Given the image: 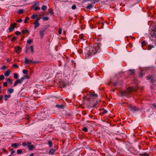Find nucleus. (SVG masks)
Returning <instances> with one entry per match:
<instances>
[{
  "instance_id": "1",
  "label": "nucleus",
  "mask_w": 156,
  "mask_h": 156,
  "mask_svg": "<svg viewBox=\"0 0 156 156\" xmlns=\"http://www.w3.org/2000/svg\"><path fill=\"white\" fill-rule=\"evenodd\" d=\"M101 44H96L93 47L91 46L87 47L84 50V55L86 58H88L91 55L101 51Z\"/></svg>"
},
{
  "instance_id": "2",
  "label": "nucleus",
  "mask_w": 156,
  "mask_h": 156,
  "mask_svg": "<svg viewBox=\"0 0 156 156\" xmlns=\"http://www.w3.org/2000/svg\"><path fill=\"white\" fill-rule=\"evenodd\" d=\"M87 96H89V98H87V100L89 101L91 99H96L98 97V95L96 94H93L92 93H89L87 94Z\"/></svg>"
},
{
  "instance_id": "3",
  "label": "nucleus",
  "mask_w": 156,
  "mask_h": 156,
  "mask_svg": "<svg viewBox=\"0 0 156 156\" xmlns=\"http://www.w3.org/2000/svg\"><path fill=\"white\" fill-rule=\"evenodd\" d=\"M27 76H24L21 77L20 79L16 80L13 85L14 87L16 86L18 83H21L25 78H27Z\"/></svg>"
},
{
  "instance_id": "4",
  "label": "nucleus",
  "mask_w": 156,
  "mask_h": 156,
  "mask_svg": "<svg viewBox=\"0 0 156 156\" xmlns=\"http://www.w3.org/2000/svg\"><path fill=\"white\" fill-rule=\"evenodd\" d=\"M17 24L16 23H14L11 24L10 27L9 28V32H10L13 31L15 28L16 27Z\"/></svg>"
},
{
  "instance_id": "5",
  "label": "nucleus",
  "mask_w": 156,
  "mask_h": 156,
  "mask_svg": "<svg viewBox=\"0 0 156 156\" xmlns=\"http://www.w3.org/2000/svg\"><path fill=\"white\" fill-rule=\"evenodd\" d=\"M40 19V18H38L35 20V21L34 24V28L35 29L37 28L40 26V23L38 22V21Z\"/></svg>"
},
{
  "instance_id": "6",
  "label": "nucleus",
  "mask_w": 156,
  "mask_h": 156,
  "mask_svg": "<svg viewBox=\"0 0 156 156\" xmlns=\"http://www.w3.org/2000/svg\"><path fill=\"white\" fill-rule=\"evenodd\" d=\"M27 147L29 148V150L32 151L34 149V146L31 145V143L30 142H28L27 143Z\"/></svg>"
},
{
  "instance_id": "7",
  "label": "nucleus",
  "mask_w": 156,
  "mask_h": 156,
  "mask_svg": "<svg viewBox=\"0 0 156 156\" xmlns=\"http://www.w3.org/2000/svg\"><path fill=\"white\" fill-rule=\"evenodd\" d=\"M45 31V29H42L39 31L40 36L41 38L43 37Z\"/></svg>"
},
{
  "instance_id": "8",
  "label": "nucleus",
  "mask_w": 156,
  "mask_h": 156,
  "mask_svg": "<svg viewBox=\"0 0 156 156\" xmlns=\"http://www.w3.org/2000/svg\"><path fill=\"white\" fill-rule=\"evenodd\" d=\"M129 109L133 111H136L138 110V108L135 106H129Z\"/></svg>"
},
{
  "instance_id": "9",
  "label": "nucleus",
  "mask_w": 156,
  "mask_h": 156,
  "mask_svg": "<svg viewBox=\"0 0 156 156\" xmlns=\"http://www.w3.org/2000/svg\"><path fill=\"white\" fill-rule=\"evenodd\" d=\"M25 63L26 64H30V63H35V62H32L31 60H29L26 58H25Z\"/></svg>"
},
{
  "instance_id": "10",
  "label": "nucleus",
  "mask_w": 156,
  "mask_h": 156,
  "mask_svg": "<svg viewBox=\"0 0 156 156\" xmlns=\"http://www.w3.org/2000/svg\"><path fill=\"white\" fill-rule=\"evenodd\" d=\"M147 80H150L151 82V83H153V77L149 75L147 77Z\"/></svg>"
},
{
  "instance_id": "11",
  "label": "nucleus",
  "mask_w": 156,
  "mask_h": 156,
  "mask_svg": "<svg viewBox=\"0 0 156 156\" xmlns=\"http://www.w3.org/2000/svg\"><path fill=\"white\" fill-rule=\"evenodd\" d=\"M11 73V71L9 70H7L5 73H4V75L5 77L8 76Z\"/></svg>"
},
{
  "instance_id": "12",
  "label": "nucleus",
  "mask_w": 156,
  "mask_h": 156,
  "mask_svg": "<svg viewBox=\"0 0 156 156\" xmlns=\"http://www.w3.org/2000/svg\"><path fill=\"white\" fill-rule=\"evenodd\" d=\"M14 89L12 88H8L7 90V93L8 94H10L13 93L14 92Z\"/></svg>"
},
{
  "instance_id": "13",
  "label": "nucleus",
  "mask_w": 156,
  "mask_h": 156,
  "mask_svg": "<svg viewBox=\"0 0 156 156\" xmlns=\"http://www.w3.org/2000/svg\"><path fill=\"white\" fill-rule=\"evenodd\" d=\"M21 48L20 46H17L15 49V51L16 53H19L20 51L21 50Z\"/></svg>"
},
{
  "instance_id": "14",
  "label": "nucleus",
  "mask_w": 156,
  "mask_h": 156,
  "mask_svg": "<svg viewBox=\"0 0 156 156\" xmlns=\"http://www.w3.org/2000/svg\"><path fill=\"white\" fill-rule=\"evenodd\" d=\"M94 5L91 4H88L87 6L86 7V9H91L93 8Z\"/></svg>"
},
{
  "instance_id": "15",
  "label": "nucleus",
  "mask_w": 156,
  "mask_h": 156,
  "mask_svg": "<svg viewBox=\"0 0 156 156\" xmlns=\"http://www.w3.org/2000/svg\"><path fill=\"white\" fill-rule=\"evenodd\" d=\"M55 151V149H51L49 151V153L50 154L53 155V154H54Z\"/></svg>"
},
{
  "instance_id": "16",
  "label": "nucleus",
  "mask_w": 156,
  "mask_h": 156,
  "mask_svg": "<svg viewBox=\"0 0 156 156\" xmlns=\"http://www.w3.org/2000/svg\"><path fill=\"white\" fill-rule=\"evenodd\" d=\"M11 97V95L10 94L5 95L4 96L5 98L4 100L5 101H7L8 98H10Z\"/></svg>"
},
{
  "instance_id": "17",
  "label": "nucleus",
  "mask_w": 156,
  "mask_h": 156,
  "mask_svg": "<svg viewBox=\"0 0 156 156\" xmlns=\"http://www.w3.org/2000/svg\"><path fill=\"white\" fill-rule=\"evenodd\" d=\"M18 145L19 144H17L16 143H14L11 146L13 148H16L17 147Z\"/></svg>"
},
{
  "instance_id": "18",
  "label": "nucleus",
  "mask_w": 156,
  "mask_h": 156,
  "mask_svg": "<svg viewBox=\"0 0 156 156\" xmlns=\"http://www.w3.org/2000/svg\"><path fill=\"white\" fill-rule=\"evenodd\" d=\"M6 80L7 81V82H8L11 84H12L13 83L12 81V80H11L9 78L6 79Z\"/></svg>"
},
{
  "instance_id": "19",
  "label": "nucleus",
  "mask_w": 156,
  "mask_h": 156,
  "mask_svg": "<svg viewBox=\"0 0 156 156\" xmlns=\"http://www.w3.org/2000/svg\"><path fill=\"white\" fill-rule=\"evenodd\" d=\"M154 47V46L152 45H148V47L147 48V50H151L152 48H153Z\"/></svg>"
},
{
  "instance_id": "20",
  "label": "nucleus",
  "mask_w": 156,
  "mask_h": 156,
  "mask_svg": "<svg viewBox=\"0 0 156 156\" xmlns=\"http://www.w3.org/2000/svg\"><path fill=\"white\" fill-rule=\"evenodd\" d=\"M24 12V10L23 9H21L19 10L17 12L19 14H21L23 13Z\"/></svg>"
},
{
  "instance_id": "21",
  "label": "nucleus",
  "mask_w": 156,
  "mask_h": 156,
  "mask_svg": "<svg viewBox=\"0 0 156 156\" xmlns=\"http://www.w3.org/2000/svg\"><path fill=\"white\" fill-rule=\"evenodd\" d=\"M38 17V15L37 14H34L31 16V18L33 19H35Z\"/></svg>"
},
{
  "instance_id": "22",
  "label": "nucleus",
  "mask_w": 156,
  "mask_h": 156,
  "mask_svg": "<svg viewBox=\"0 0 156 156\" xmlns=\"http://www.w3.org/2000/svg\"><path fill=\"white\" fill-rule=\"evenodd\" d=\"M30 51H31V53H34V46L33 45H32V46H31L30 47Z\"/></svg>"
},
{
  "instance_id": "23",
  "label": "nucleus",
  "mask_w": 156,
  "mask_h": 156,
  "mask_svg": "<svg viewBox=\"0 0 156 156\" xmlns=\"http://www.w3.org/2000/svg\"><path fill=\"white\" fill-rule=\"evenodd\" d=\"M47 9V7L45 5H43L41 9L43 10H46Z\"/></svg>"
},
{
  "instance_id": "24",
  "label": "nucleus",
  "mask_w": 156,
  "mask_h": 156,
  "mask_svg": "<svg viewBox=\"0 0 156 156\" xmlns=\"http://www.w3.org/2000/svg\"><path fill=\"white\" fill-rule=\"evenodd\" d=\"M32 41H33L32 39H29L27 40V43L28 44H30L32 42Z\"/></svg>"
},
{
  "instance_id": "25",
  "label": "nucleus",
  "mask_w": 156,
  "mask_h": 156,
  "mask_svg": "<svg viewBox=\"0 0 156 156\" xmlns=\"http://www.w3.org/2000/svg\"><path fill=\"white\" fill-rule=\"evenodd\" d=\"M140 155L142 156H149V155L148 154L146 153H144L143 154H141Z\"/></svg>"
},
{
  "instance_id": "26",
  "label": "nucleus",
  "mask_w": 156,
  "mask_h": 156,
  "mask_svg": "<svg viewBox=\"0 0 156 156\" xmlns=\"http://www.w3.org/2000/svg\"><path fill=\"white\" fill-rule=\"evenodd\" d=\"M28 71L27 70V69H23V73L25 74H28Z\"/></svg>"
},
{
  "instance_id": "27",
  "label": "nucleus",
  "mask_w": 156,
  "mask_h": 156,
  "mask_svg": "<svg viewBox=\"0 0 156 156\" xmlns=\"http://www.w3.org/2000/svg\"><path fill=\"white\" fill-rule=\"evenodd\" d=\"M29 20V18L28 17H26L24 21V23H27V21Z\"/></svg>"
},
{
  "instance_id": "28",
  "label": "nucleus",
  "mask_w": 156,
  "mask_h": 156,
  "mask_svg": "<svg viewBox=\"0 0 156 156\" xmlns=\"http://www.w3.org/2000/svg\"><path fill=\"white\" fill-rule=\"evenodd\" d=\"M17 154H20L22 153V151L21 149L18 150H17Z\"/></svg>"
},
{
  "instance_id": "29",
  "label": "nucleus",
  "mask_w": 156,
  "mask_h": 156,
  "mask_svg": "<svg viewBox=\"0 0 156 156\" xmlns=\"http://www.w3.org/2000/svg\"><path fill=\"white\" fill-rule=\"evenodd\" d=\"M141 44L142 45V46L143 47L146 44V42L145 41L143 40L141 42Z\"/></svg>"
},
{
  "instance_id": "30",
  "label": "nucleus",
  "mask_w": 156,
  "mask_h": 156,
  "mask_svg": "<svg viewBox=\"0 0 156 156\" xmlns=\"http://www.w3.org/2000/svg\"><path fill=\"white\" fill-rule=\"evenodd\" d=\"M17 37L16 36H14L12 39V41H15L16 40Z\"/></svg>"
},
{
  "instance_id": "31",
  "label": "nucleus",
  "mask_w": 156,
  "mask_h": 156,
  "mask_svg": "<svg viewBox=\"0 0 156 156\" xmlns=\"http://www.w3.org/2000/svg\"><path fill=\"white\" fill-rule=\"evenodd\" d=\"M133 90V87H129L128 89V91L129 92H131Z\"/></svg>"
},
{
  "instance_id": "32",
  "label": "nucleus",
  "mask_w": 156,
  "mask_h": 156,
  "mask_svg": "<svg viewBox=\"0 0 156 156\" xmlns=\"http://www.w3.org/2000/svg\"><path fill=\"white\" fill-rule=\"evenodd\" d=\"M43 20L45 21H47L49 20V18L48 17H45L42 18Z\"/></svg>"
},
{
  "instance_id": "33",
  "label": "nucleus",
  "mask_w": 156,
  "mask_h": 156,
  "mask_svg": "<svg viewBox=\"0 0 156 156\" xmlns=\"http://www.w3.org/2000/svg\"><path fill=\"white\" fill-rule=\"evenodd\" d=\"M14 77L16 79H17L18 78V75L16 73H15L14 74Z\"/></svg>"
},
{
  "instance_id": "34",
  "label": "nucleus",
  "mask_w": 156,
  "mask_h": 156,
  "mask_svg": "<svg viewBox=\"0 0 156 156\" xmlns=\"http://www.w3.org/2000/svg\"><path fill=\"white\" fill-rule=\"evenodd\" d=\"M15 34L17 35H20L21 33L18 31H16L15 32Z\"/></svg>"
},
{
  "instance_id": "35",
  "label": "nucleus",
  "mask_w": 156,
  "mask_h": 156,
  "mask_svg": "<svg viewBox=\"0 0 156 156\" xmlns=\"http://www.w3.org/2000/svg\"><path fill=\"white\" fill-rule=\"evenodd\" d=\"M121 94L122 95H126V93L125 91H122L121 92Z\"/></svg>"
},
{
  "instance_id": "36",
  "label": "nucleus",
  "mask_w": 156,
  "mask_h": 156,
  "mask_svg": "<svg viewBox=\"0 0 156 156\" xmlns=\"http://www.w3.org/2000/svg\"><path fill=\"white\" fill-rule=\"evenodd\" d=\"M48 144L49 145V147H51L52 146V143L51 141H49L48 142Z\"/></svg>"
},
{
  "instance_id": "37",
  "label": "nucleus",
  "mask_w": 156,
  "mask_h": 156,
  "mask_svg": "<svg viewBox=\"0 0 156 156\" xmlns=\"http://www.w3.org/2000/svg\"><path fill=\"white\" fill-rule=\"evenodd\" d=\"M82 130L84 132H86L87 131L88 129L86 127H85L82 129Z\"/></svg>"
},
{
  "instance_id": "38",
  "label": "nucleus",
  "mask_w": 156,
  "mask_h": 156,
  "mask_svg": "<svg viewBox=\"0 0 156 156\" xmlns=\"http://www.w3.org/2000/svg\"><path fill=\"white\" fill-rule=\"evenodd\" d=\"M5 78L4 76L3 75H1L0 76V80H2L4 79Z\"/></svg>"
},
{
  "instance_id": "39",
  "label": "nucleus",
  "mask_w": 156,
  "mask_h": 156,
  "mask_svg": "<svg viewBox=\"0 0 156 156\" xmlns=\"http://www.w3.org/2000/svg\"><path fill=\"white\" fill-rule=\"evenodd\" d=\"M13 66L14 68H17L19 67V66L16 64H14L13 65Z\"/></svg>"
},
{
  "instance_id": "40",
  "label": "nucleus",
  "mask_w": 156,
  "mask_h": 156,
  "mask_svg": "<svg viewBox=\"0 0 156 156\" xmlns=\"http://www.w3.org/2000/svg\"><path fill=\"white\" fill-rule=\"evenodd\" d=\"M76 6L75 5H73L71 7L72 9L74 10L76 9Z\"/></svg>"
},
{
  "instance_id": "41",
  "label": "nucleus",
  "mask_w": 156,
  "mask_h": 156,
  "mask_svg": "<svg viewBox=\"0 0 156 156\" xmlns=\"http://www.w3.org/2000/svg\"><path fill=\"white\" fill-rule=\"evenodd\" d=\"M129 71H130L132 74H133L135 72V71L133 69L129 70Z\"/></svg>"
},
{
  "instance_id": "42",
  "label": "nucleus",
  "mask_w": 156,
  "mask_h": 156,
  "mask_svg": "<svg viewBox=\"0 0 156 156\" xmlns=\"http://www.w3.org/2000/svg\"><path fill=\"white\" fill-rule=\"evenodd\" d=\"M40 8L36 6L34 8V9L35 10H40Z\"/></svg>"
},
{
  "instance_id": "43",
  "label": "nucleus",
  "mask_w": 156,
  "mask_h": 156,
  "mask_svg": "<svg viewBox=\"0 0 156 156\" xmlns=\"http://www.w3.org/2000/svg\"><path fill=\"white\" fill-rule=\"evenodd\" d=\"M3 86H7V82H5L3 83Z\"/></svg>"
},
{
  "instance_id": "44",
  "label": "nucleus",
  "mask_w": 156,
  "mask_h": 156,
  "mask_svg": "<svg viewBox=\"0 0 156 156\" xmlns=\"http://www.w3.org/2000/svg\"><path fill=\"white\" fill-rule=\"evenodd\" d=\"M11 154H12L15 153V151L13 149H11Z\"/></svg>"
},
{
  "instance_id": "45",
  "label": "nucleus",
  "mask_w": 156,
  "mask_h": 156,
  "mask_svg": "<svg viewBox=\"0 0 156 156\" xmlns=\"http://www.w3.org/2000/svg\"><path fill=\"white\" fill-rule=\"evenodd\" d=\"M62 30V29L61 28H60L58 30V33L59 34H61Z\"/></svg>"
},
{
  "instance_id": "46",
  "label": "nucleus",
  "mask_w": 156,
  "mask_h": 156,
  "mask_svg": "<svg viewBox=\"0 0 156 156\" xmlns=\"http://www.w3.org/2000/svg\"><path fill=\"white\" fill-rule=\"evenodd\" d=\"M22 145L23 146H27V143H26V142H23L22 143Z\"/></svg>"
},
{
  "instance_id": "47",
  "label": "nucleus",
  "mask_w": 156,
  "mask_h": 156,
  "mask_svg": "<svg viewBox=\"0 0 156 156\" xmlns=\"http://www.w3.org/2000/svg\"><path fill=\"white\" fill-rule=\"evenodd\" d=\"M107 112H108L105 109H104L103 110V112L102 113L103 114H105V113H107Z\"/></svg>"
},
{
  "instance_id": "48",
  "label": "nucleus",
  "mask_w": 156,
  "mask_h": 156,
  "mask_svg": "<svg viewBox=\"0 0 156 156\" xmlns=\"http://www.w3.org/2000/svg\"><path fill=\"white\" fill-rule=\"evenodd\" d=\"M16 21L18 22H22V20L21 19H20L19 20H17Z\"/></svg>"
},
{
  "instance_id": "49",
  "label": "nucleus",
  "mask_w": 156,
  "mask_h": 156,
  "mask_svg": "<svg viewBox=\"0 0 156 156\" xmlns=\"http://www.w3.org/2000/svg\"><path fill=\"white\" fill-rule=\"evenodd\" d=\"M6 67L5 66H3L2 68V69H5Z\"/></svg>"
},
{
  "instance_id": "50",
  "label": "nucleus",
  "mask_w": 156,
  "mask_h": 156,
  "mask_svg": "<svg viewBox=\"0 0 156 156\" xmlns=\"http://www.w3.org/2000/svg\"><path fill=\"white\" fill-rule=\"evenodd\" d=\"M3 98V96L2 95L0 96V101H1L2 100Z\"/></svg>"
},
{
  "instance_id": "51",
  "label": "nucleus",
  "mask_w": 156,
  "mask_h": 156,
  "mask_svg": "<svg viewBox=\"0 0 156 156\" xmlns=\"http://www.w3.org/2000/svg\"><path fill=\"white\" fill-rule=\"evenodd\" d=\"M22 32L23 34H25V30H22Z\"/></svg>"
},
{
  "instance_id": "52",
  "label": "nucleus",
  "mask_w": 156,
  "mask_h": 156,
  "mask_svg": "<svg viewBox=\"0 0 156 156\" xmlns=\"http://www.w3.org/2000/svg\"><path fill=\"white\" fill-rule=\"evenodd\" d=\"M152 105L153 106V108H156V105L155 104H153Z\"/></svg>"
},
{
  "instance_id": "53",
  "label": "nucleus",
  "mask_w": 156,
  "mask_h": 156,
  "mask_svg": "<svg viewBox=\"0 0 156 156\" xmlns=\"http://www.w3.org/2000/svg\"><path fill=\"white\" fill-rule=\"evenodd\" d=\"M95 106V104L94 103L93 104V103H92V105L91 106V107H94Z\"/></svg>"
},
{
  "instance_id": "54",
  "label": "nucleus",
  "mask_w": 156,
  "mask_h": 156,
  "mask_svg": "<svg viewBox=\"0 0 156 156\" xmlns=\"http://www.w3.org/2000/svg\"><path fill=\"white\" fill-rule=\"evenodd\" d=\"M34 154L33 153H32L31 154H30V156H34Z\"/></svg>"
},
{
  "instance_id": "55",
  "label": "nucleus",
  "mask_w": 156,
  "mask_h": 156,
  "mask_svg": "<svg viewBox=\"0 0 156 156\" xmlns=\"http://www.w3.org/2000/svg\"><path fill=\"white\" fill-rule=\"evenodd\" d=\"M25 33H27L28 32V30L27 29H26L25 30Z\"/></svg>"
},
{
  "instance_id": "56",
  "label": "nucleus",
  "mask_w": 156,
  "mask_h": 156,
  "mask_svg": "<svg viewBox=\"0 0 156 156\" xmlns=\"http://www.w3.org/2000/svg\"><path fill=\"white\" fill-rule=\"evenodd\" d=\"M143 75V74L142 73H140V77H142Z\"/></svg>"
},
{
  "instance_id": "57",
  "label": "nucleus",
  "mask_w": 156,
  "mask_h": 156,
  "mask_svg": "<svg viewBox=\"0 0 156 156\" xmlns=\"http://www.w3.org/2000/svg\"><path fill=\"white\" fill-rule=\"evenodd\" d=\"M153 36H154V37L156 38V33H155L154 34V35H153Z\"/></svg>"
},
{
  "instance_id": "58",
  "label": "nucleus",
  "mask_w": 156,
  "mask_h": 156,
  "mask_svg": "<svg viewBox=\"0 0 156 156\" xmlns=\"http://www.w3.org/2000/svg\"><path fill=\"white\" fill-rule=\"evenodd\" d=\"M11 60L10 59H8L7 61L8 62H10V61Z\"/></svg>"
},
{
  "instance_id": "59",
  "label": "nucleus",
  "mask_w": 156,
  "mask_h": 156,
  "mask_svg": "<svg viewBox=\"0 0 156 156\" xmlns=\"http://www.w3.org/2000/svg\"><path fill=\"white\" fill-rule=\"evenodd\" d=\"M57 107H62V106L58 105H57Z\"/></svg>"
},
{
  "instance_id": "60",
  "label": "nucleus",
  "mask_w": 156,
  "mask_h": 156,
  "mask_svg": "<svg viewBox=\"0 0 156 156\" xmlns=\"http://www.w3.org/2000/svg\"><path fill=\"white\" fill-rule=\"evenodd\" d=\"M1 87H0V93H1L2 92L1 91Z\"/></svg>"
},
{
  "instance_id": "61",
  "label": "nucleus",
  "mask_w": 156,
  "mask_h": 156,
  "mask_svg": "<svg viewBox=\"0 0 156 156\" xmlns=\"http://www.w3.org/2000/svg\"><path fill=\"white\" fill-rule=\"evenodd\" d=\"M139 148L140 149H141V147L140 146H139Z\"/></svg>"
},
{
  "instance_id": "62",
  "label": "nucleus",
  "mask_w": 156,
  "mask_h": 156,
  "mask_svg": "<svg viewBox=\"0 0 156 156\" xmlns=\"http://www.w3.org/2000/svg\"><path fill=\"white\" fill-rule=\"evenodd\" d=\"M80 38L81 39H83V37H82V36H81Z\"/></svg>"
}]
</instances>
